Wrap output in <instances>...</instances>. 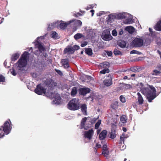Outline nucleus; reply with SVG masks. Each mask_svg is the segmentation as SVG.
I'll use <instances>...</instances> for the list:
<instances>
[{
    "label": "nucleus",
    "instance_id": "f257e3e1",
    "mask_svg": "<svg viewBox=\"0 0 161 161\" xmlns=\"http://www.w3.org/2000/svg\"><path fill=\"white\" fill-rule=\"evenodd\" d=\"M140 87L141 92L146 96L149 102H152L153 100L156 97V90L153 85H147V87H143L144 84L142 82L139 83Z\"/></svg>",
    "mask_w": 161,
    "mask_h": 161
},
{
    "label": "nucleus",
    "instance_id": "f03ea898",
    "mask_svg": "<svg viewBox=\"0 0 161 161\" xmlns=\"http://www.w3.org/2000/svg\"><path fill=\"white\" fill-rule=\"evenodd\" d=\"M29 57V53L27 52H25L22 55L21 57L18 62L17 69L22 70L27 64V60Z\"/></svg>",
    "mask_w": 161,
    "mask_h": 161
},
{
    "label": "nucleus",
    "instance_id": "7ed1b4c3",
    "mask_svg": "<svg viewBox=\"0 0 161 161\" xmlns=\"http://www.w3.org/2000/svg\"><path fill=\"white\" fill-rule=\"evenodd\" d=\"M44 38V36L39 37L35 42V48H38V51L37 50H36L37 52H36L35 54L37 56L40 55V53H42L45 50V48L39 42L40 40L43 39Z\"/></svg>",
    "mask_w": 161,
    "mask_h": 161
},
{
    "label": "nucleus",
    "instance_id": "20e7f679",
    "mask_svg": "<svg viewBox=\"0 0 161 161\" xmlns=\"http://www.w3.org/2000/svg\"><path fill=\"white\" fill-rule=\"evenodd\" d=\"M79 99L77 98H74L69 103L68 108L70 110H76L79 108Z\"/></svg>",
    "mask_w": 161,
    "mask_h": 161
},
{
    "label": "nucleus",
    "instance_id": "39448f33",
    "mask_svg": "<svg viewBox=\"0 0 161 161\" xmlns=\"http://www.w3.org/2000/svg\"><path fill=\"white\" fill-rule=\"evenodd\" d=\"M143 43L144 40L141 37H139L135 38L130 44L133 47H140L143 45Z\"/></svg>",
    "mask_w": 161,
    "mask_h": 161
},
{
    "label": "nucleus",
    "instance_id": "423d86ee",
    "mask_svg": "<svg viewBox=\"0 0 161 161\" xmlns=\"http://www.w3.org/2000/svg\"><path fill=\"white\" fill-rule=\"evenodd\" d=\"M11 123L10 120H8L5 122L4 123L3 126H2L0 128V131H3L5 134L6 135L8 134L10 132L12 129V126L10 124Z\"/></svg>",
    "mask_w": 161,
    "mask_h": 161
},
{
    "label": "nucleus",
    "instance_id": "0eeeda50",
    "mask_svg": "<svg viewBox=\"0 0 161 161\" xmlns=\"http://www.w3.org/2000/svg\"><path fill=\"white\" fill-rule=\"evenodd\" d=\"M49 97L52 98H54V100L52 102V104H53L58 105L60 102L61 98L59 94L55 93H51L49 95Z\"/></svg>",
    "mask_w": 161,
    "mask_h": 161
},
{
    "label": "nucleus",
    "instance_id": "6e6552de",
    "mask_svg": "<svg viewBox=\"0 0 161 161\" xmlns=\"http://www.w3.org/2000/svg\"><path fill=\"white\" fill-rule=\"evenodd\" d=\"M70 21H72L70 25H73L72 26L73 32L76 31L82 25V23L79 20L72 19Z\"/></svg>",
    "mask_w": 161,
    "mask_h": 161
},
{
    "label": "nucleus",
    "instance_id": "1a4fd4ad",
    "mask_svg": "<svg viewBox=\"0 0 161 161\" xmlns=\"http://www.w3.org/2000/svg\"><path fill=\"white\" fill-rule=\"evenodd\" d=\"M101 37L103 40L105 41L110 40L112 38V37L110 33V31L108 30H105L103 31Z\"/></svg>",
    "mask_w": 161,
    "mask_h": 161
},
{
    "label": "nucleus",
    "instance_id": "9d476101",
    "mask_svg": "<svg viewBox=\"0 0 161 161\" xmlns=\"http://www.w3.org/2000/svg\"><path fill=\"white\" fill-rule=\"evenodd\" d=\"M121 14H112L108 15L107 18V21L108 23L112 22L115 19H120Z\"/></svg>",
    "mask_w": 161,
    "mask_h": 161
},
{
    "label": "nucleus",
    "instance_id": "9b49d317",
    "mask_svg": "<svg viewBox=\"0 0 161 161\" xmlns=\"http://www.w3.org/2000/svg\"><path fill=\"white\" fill-rule=\"evenodd\" d=\"M35 92L38 95H42L45 94L46 90L41 85H39L37 86L35 90Z\"/></svg>",
    "mask_w": 161,
    "mask_h": 161
},
{
    "label": "nucleus",
    "instance_id": "f8f14e48",
    "mask_svg": "<svg viewBox=\"0 0 161 161\" xmlns=\"http://www.w3.org/2000/svg\"><path fill=\"white\" fill-rule=\"evenodd\" d=\"M104 85L107 86H110L112 84V76L109 74L103 82Z\"/></svg>",
    "mask_w": 161,
    "mask_h": 161
},
{
    "label": "nucleus",
    "instance_id": "ddd939ff",
    "mask_svg": "<svg viewBox=\"0 0 161 161\" xmlns=\"http://www.w3.org/2000/svg\"><path fill=\"white\" fill-rule=\"evenodd\" d=\"M94 134V131L93 130L91 129L84 132V136L85 138H87L89 140L91 139Z\"/></svg>",
    "mask_w": 161,
    "mask_h": 161
},
{
    "label": "nucleus",
    "instance_id": "4468645a",
    "mask_svg": "<svg viewBox=\"0 0 161 161\" xmlns=\"http://www.w3.org/2000/svg\"><path fill=\"white\" fill-rule=\"evenodd\" d=\"M87 118L85 117L83 118L81 121V128H84L85 130H87L90 127V124L85 125L86 122V121Z\"/></svg>",
    "mask_w": 161,
    "mask_h": 161
},
{
    "label": "nucleus",
    "instance_id": "2eb2a0df",
    "mask_svg": "<svg viewBox=\"0 0 161 161\" xmlns=\"http://www.w3.org/2000/svg\"><path fill=\"white\" fill-rule=\"evenodd\" d=\"M61 21V23H59V27L61 29H64L67 26L70 25L71 24V22H72V21H69L67 22Z\"/></svg>",
    "mask_w": 161,
    "mask_h": 161
},
{
    "label": "nucleus",
    "instance_id": "dca6fc26",
    "mask_svg": "<svg viewBox=\"0 0 161 161\" xmlns=\"http://www.w3.org/2000/svg\"><path fill=\"white\" fill-rule=\"evenodd\" d=\"M90 91V89L86 87L81 88L79 90L80 93L81 95H83L89 92Z\"/></svg>",
    "mask_w": 161,
    "mask_h": 161
},
{
    "label": "nucleus",
    "instance_id": "f3484780",
    "mask_svg": "<svg viewBox=\"0 0 161 161\" xmlns=\"http://www.w3.org/2000/svg\"><path fill=\"white\" fill-rule=\"evenodd\" d=\"M116 128V125H112V132L110 133V138L113 139H114L116 136V134H115V131L114 130V129Z\"/></svg>",
    "mask_w": 161,
    "mask_h": 161
},
{
    "label": "nucleus",
    "instance_id": "a211bd4d",
    "mask_svg": "<svg viewBox=\"0 0 161 161\" xmlns=\"http://www.w3.org/2000/svg\"><path fill=\"white\" fill-rule=\"evenodd\" d=\"M125 31H127L130 34L134 33L135 31L134 27L131 26H126L125 27Z\"/></svg>",
    "mask_w": 161,
    "mask_h": 161
},
{
    "label": "nucleus",
    "instance_id": "6ab92c4d",
    "mask_svg": "<svg viewBox=\"0 0 161 161\" xmlns=\"http://www.w3.org/2000/svg\"><path fill=\"white\" fill-rule=\"evenodd\" d=\"M59 21L53 23L49 25L48 28L50 29H52L55 28H58L59 27Z\"/></svg>",
    "mask_w": 161,
    "mask_h": 161
},
{
    "label": "nucleus",
    "instance_id": "aec40b11",
    "mask_svg": "<svg viewBox=\"0 0 161 161\" xmlns=\"http://www.w3.org/2000/svg\"><path fill=\"white\" fill-rule=\"evenodd\" d=\"M99 66L102 69H108L109 66V64L108 62H105L100 64Z\"/></svg>",
    "mask_w": 161,
    "mask_h": 161
},
{
    "label": "nucleus",
    "instance_id": "412c9836",
    "mask_svg": "<svg viewBox=\"0 0 161 161\" xmlns=\"http://www.w3.org/2000/svg\"><path fill=\"white\" fill-rule=\"evenodd\" d=\"M156 31H161V19L158 21L154 27Z\"/></svg>",
    "mask_w": 161,
    "mask_h": 161
},
{
    "label": "nucleus",
    "instance_id": "4be33fe9",
    "mask_svg": "<svg viewBox=\"0 0 161 161\" xmlns=\"http://www.w3.org/2000/svg\"><path fill=\"white\" fill-rule=\"evenodd\" d=\"M137 95L138 96L137 99L138 103L139 105H141L144 103V99L139 92L137 93Z\"/></svg>",
    "mask_w": 161,
    "mask_h": 161
},
{
    "label": "nucleus",
    "instance_id": "5701e85b",
    "mask_svg": "<svg viewBox=\"0 0 161 161\" xmlns=\"http://www.w3.org/2000/svg\"><path fill=\"white\" fill-rule=\"evenodd\" d=\"M121 84L123 90H127L132 88V86L130 84H125V83L121 82Z\"/></svg>",
    "mask_w": 161,
    "mask_h": 161
},
{
    "label": "nucleus",
    "instance_id": "b1692460",
    "mask_svg": "<svg viewBox=\"0 0 161 161\" xmlns=\"http://www.w3.org/2000/svg\"><path fill=\"white\" fill-rule=\"evenodd\" d=\"M107 131L106 130H103L99 134V138L101 140L104 139L106 136Z\"/></svg>",
    "mask_w": 161,
    "mask_h": 161
},
{
    "label": "nucleus",
    "instance_id": "393cba45",
    "mask_svg": "<svg viewBox=\"0 0 161 161\" xmlns=\"http://www.w3.org/2000/svg\"><path fill=\"white\" fill-rule=\"evenodd\" d=\"M61 63L62 65L65 68H68L69 67V64L68 60L66 59H63L61 60Z\"/></svg>",
    "mask_w": 161,
    "mask_h": 161
},
{
    "label": "nucleus",
    "instance_id": "a878e982",
    "mask_svg": "<svg viewBox=\"0 0 161 161\" xmlns=\"http://www.w3.org/2000/svg\"><path fill=\"white\" fill-rule=\"evenodd\" d=\"M122 22L124 24H130L132 23H133V21L131 18H128L127 16V18H125V20H123L122 21Z\"/></svg>",
    "mask_w": 161,
    "mask_h": 161
},
{
    "label": "nucleus",
    "instance_id": "bb28decb",
    "mask_svg": "<svg viewBox=\"0 0 161 161\" xmlns=\"http://www.w3.org/2000/svg\"><path fill=\"white\" fill-rule=\"evenodd\" d=\"M141 69L140 67L139 66H133L130 67V70L134 72H139Z\"/></svg>",
    "mask_w": 161,
    "mask_h": 161
},
{
    "label": "nucleus",
    "instance_id": "cd10ccee",
    "mask_svg": "<svg viewBox=\"0 0 161 161\" xmlns=\"http://www.w3.org/2000/svg\"><path fill=\"white\" fill-rule=\"evenodd\" d=\"M81 110L83 114L85 115H87L86 109L87 107L86 106L85 104H82L81 105Z\"/></svg>",
    "mask_w": 161,
    "mask_h": 161
},
{
    "label": "nucleus",
    "instance_id": "c85d7f7f",
    "mask_svg": "<svg viewBox=\"0 0 161 161\" xmlns=\"http://www.w3.org/2000/svg\"><path fill=\"white\" fill-rule=\"evenodd\" d=\"M74 52L73 48L71 47L66 48L64 50V52L65 53H72Z\"/></svg>",
    "mask_w": 161,
    "mask_h": 161
},
{
    "label": "nucleus",
    "instance_id": "c756f323",
    "mask_svg": "<svg viewBox=\"0 0 161 161\" xmlns=\"http://www.w3.org/2000/svg\"><path fill=\"white\" fill-rule=\"evenodd\" d=\"M51 36L54 39H57L59 38L58 34L54 31H52L51 32Z\"/></svg>",
    "mask_w": 161,
    "mask_h": 161
},
{
    "label": "nucleus",
    "instance_id": "7c9ffc66",
    "mask_svg": "<svg viewBox=\"0 0 161 161\" xmlns=\"http://www.w3.org/2000/svg\"><path fill=\"white\" fill-rule=\"evenodd\" d=\"M19 54L18 53L14 54L12 56L11 60L12 61H14L17 60L19 57Z\"/></svg>",
    "mask_w": 161,
    "mask_h": 161
},
{
    "label": "nucleus",
    "instance_id": "2f4dec72",
    "mask_svg": "<svg viewBox=\"0 0 161 161\" xmlns=\"http://www.w3.org/2000/svg\"><path fill=\"white\" fill-rule=\"evenodd\" d=\"M82 37H84V36L81 34L79 33L76 34L74 36V38L76 40L80 39Z\"/></svg>",
    "mask_w": 161,
    "mask_h": 161
},
{
    "label": "nucleus",
    "instance_id": "473e14b6",
    "mask_svg": "<svg viewBox=\"0 0 161 161\" xmlns=\"http://www.w3.org/2000/svg\"><path fill=\"white\" fill-rule=\"evenodd\" d=\"M77 92V89L76 87H73L72 90L71 94L72 96H74Z\"/></svg>",
    "mask_w": 161,
    "mask_h": 161
},
{
    "label": "nucleus",
    "instance_id": "72a5a7b5",
    "mask_svg": "<svg viewBox=\"0 0 161 161\" xmlns=\"http://www.w3.org/2000/svg\"><path fill=\"white\" fill-rule=\"evenodd\" d=\"M127 122V117L125 115H123L121 116V122L125 123Z\"/></svg>",
    "mask_w": 161,
    "mask_h": 161
},
{
    "label": "nucleus",
    "instance_id": "f704fd0d",
    "mask_svg": "<svg viewBox=\"0 0 161 161\" xmlns=\"http://www.w3.org/2000/svg\"><path fill=\"white\" fill-rule=\"evenodd\" d=\"M109 152L108 150L103 151L102 152V154L106 158H108V157Z\"/></svg>",
    "mask_w": 161,
    "mask_h": 161
},
{
    "label": "nucleus",
    "instance_id": "c9c22d12",
    "mask_svg": "<svg viewBox=\"0 0 161 161\" xmlns=\"http://www.w3.org/2000/svg\"><path fill=\"white\" fill-rule=\"evenodd\" d=\"M118 102L115 101L111 105V107L113 109H115L117 108Z\"/></svg>",
    "mask_w": 161,
    "mask_h": 161
},
{
    "label": "nucleus",
    "instance_id": "e433bc0d",
    "mask_svg": "<svg viewBox=\"0 0 161 161\" xmlns=\"http://www.w3.org/2000/svg\"><path fill=\"white\" fill-rule=\"evenodd\" d=\"M86 53L89 55H91L92 54V50L90 48H88L86 50Z\"/></svg>",
    "mask_w": 161,
    "mask_h": 161
},
{
    "label": "nucleus",
    "instance_id": "4c0bfd02",
    "mask_svg": "<svg viewBox=\"0 0 161 161\" xmlns=\"http://www.w3.org/2000/svg\"><path fill=\"white\" fill-rule=\"evenodd\" d=\"M127 15H129L127 13L123 12L121 13V19H125L127 18Z\"/></svg>",
    "mask_w": 161,
    "mask_h": 161
},
{
    "label": "nucleus",
    "instance_id": "58836bf2",
    "mask_svg": "<svg viewBox=\"0 0 161 161\" xmlns=\"http://www.w3.org/2000/svg\"><path fill=\"white\" fill-rule=\"evenodd\" d=\"M102 143L103 146V151H104L106 150H108V148L107 147V145L106 143H102V142H101Z\"/></svg>",
    "mask_w": 161,
    "mask_h": 161
},
{
    "label": "nucleus",
    "instance_id": "ea45409f",
    "mask_svg": "<svg viewBox=\"0 0 161 161\" xmlns=\"http://www.w3.org/2000/svg\"><path fill=\"white\" fill-rule=\"evenodd\" d=\"M101 123V120H98L95 125V128L96 129H98Z\"/></svg>",
    "mask_w": 161,
    "mask_h": 161
},
{
    "label": "nucleus",
    "instance_id": "a19ab883",
    "mask_svg": "<svg viewBox=\"0 0 161 161\" xmlns=\"http://www.w3.org/2000/svg\"><path fill=\"white\" fill-rule=\"evenodd\" d=\"M101 147V145L100 144H99V143H97L96 144V146H95V147L94 149V151L96 153L97 152V149L98 148H100Z\"/></svg>",
    "mask_w": 161,
    "mask_h": 161
},
{
    "label": "nucleus",
    "instance_id": "79ce46f5",
    "mask_svg": "<svg viewBox=\"0 0 161 161\" xmlns=\"http://www.w3.org/2000/svg\"><path fill=\"white\" fill-rule=\"evenodd\" d=\"M109 71L108 69H104L100 71V73L104 74L106 73H108Z\"/></svg>",
    "mask_w": 161,
    "mask_h": 161
},
{
    "label": "nucleus",
    "instance_id": "37998d69",
    "mask_svg": "<svg viewBox=\"0 0 161 161\" xmlns=\"http://www.w3.org/2000/svg\"><path fill=\"white\" fill-rule=\"evenodd\" d=\"M130 54H134L136 53L138 55H140L141 54V52H139V51H137L136 50H133L130 51Z\"/></svg>",
    "mask_w": 161,
    "mask_h": 161
},
{
    "label": "nucleus",
    "instance_id": "c03bdc74",
    "mask_svg": "<svg viewBox=\"0 0 161 161\" xmlns=\"http://www.w3.org/2000/svg\"><path fill=\"white\" fill-rule=\"evenodd\" d=\"M145 43H146L147 45H149L151 43V39L147 37L146 38V39H145Z\"/></svg>",
    "mask_w": 161,
    "mask_h": 161
},
{
    "label": "nucleus",
    "instance_id": "a18cd8bd",
    "mask_svg": "<svg viewBox=\"0 0 161 161\" xmlns=\"http://www.w3.org/2000/svg\"><path fill=\"white\" fill-rule=\"evenodd\" d=\"M5 80V78L4 76L0 74V82H4Z\"/></svg>",
    "mask_w": 161,
    "mask_h": 161
},
{
    "label": "nucleus",
    "instance_id": "49530a36",
    "mask_svg": "<svg viewBox=\"0 0 161 161\" xmlns=\"http://www.w3.org/2000/svg\"><path fill=\"white\" fill-rule=\"evenodd\" d=\"M153 75H157L158 74H160V72L157 69L154 70L153 71Z\"/></svg>",
    "mask_w": 161,
    "mask_h": 161
},
{
    "label": "nucleus",
    "instance_id": "de8ad7c7",
    "mask_svg": "<svg viewBox=\"0 0 161 161\" xmlns=\"http://www.w3.org/2000/svg\"><path fill=\"white\" fill-rule=\"evenodd\" d=\"M112 35L114 36H116L117 35V32L115 30H114L112 31Z\"/></svg>",
    "mask_w": 161,
    "mask_h": 161
},
{
    "label": "nucleus",
    "instance_id": "09e8293b",
    "mask_svg": "<svg viewBox=\"0 0 161 161\" xmlns=\"http://www.w3.org/2000/svg\"><path fill=\"white\" fill-rule=\"evenodd\" d=\"M114 53L115 55L119 54L120 53V51L117 49H114Z\"/></svg>",
    "mask_w": 161,
    "mask_h": 161
},
{
    "label": "nucleus",
    "instance_id": "8fccbe9b",
    "mask_svg": "<svg viewBox=\"0 0 161 161\" xmlns=\"http://www.w3.org/2000/svg\"><path fill=\"white\" fill-rule=\"evenodd\" d=\"M11 73L13 75L15 76V75H16L17 73H16V71L14 69H11Z\"/></svg>",
    "mask_w": 161,
    "mask_h": 161
},
{
    "label": "nucleus",
    "instance_id": "3c124183",
    "mask_svg": "<svg viewBox=\"0 0 161 161\" xmlns=\"http://www.w3.org/2000/svg\"><path fill=\"white\" fill-rule=\"evenodd\" d=\"M126 46V43L124 41H121V48H124Z\"/></svg>",
    "mask_w": 161,
    "mask_h": 161
},
{
    "label": "nucleus",
    "instance_id": "603ef678",
    "mask_svg": "<svg viewBox=\"0 0 161 161\" xmlns=\"http://www.w3.org/2000/svg\"><path fill=\"white\" fill-rule=\"evenodd\" d=\"M96 4H95L94 5L93 4L92 5H89L87 8L86 9H89L90 8H93V7L94 6V5H95Z\"/></svg>",
    "mask_w": 161,
    "mask_h": 161
},
{
    "label": "nucleus",
    "instance_id": "864d4df0",
    "mask_svg": "<svg viewBox=\"0 0 161 161\" xmlns=\"http://www.w3.org/2000/svg\"><path fill=\"white\" fill-rule=\"evenodd\" d=\"M127 135H125V133H123L122 135L121 136V140H122V138H127Z\"/></svg>",
    "mask_w": 161,
    "mask_h": 161
},
{
    "label": "nucleus",
    "instance_id": "5fc2aeb1",
    "mask_svg": "<svg viewBox=\"0 0 161 161\" xmlns=\"http://www.w3.org/2000/svg\"><path fill=\"white\" fill-rule=\"evenodd\" d=\"M55 70L56 72L60 75H63V73L60 70L57 69H55Z\"/></svg>",
    "mask_w": 161,
    "mask_h": 161
},
{
    "label": "nucleus",
    "instance_id": "6e6d98bb",
    "mask_svg": "<svg viewBox=\"0 0 161 161\" xmlns=\"http://www.w3.org/2000/svg\"><path fill=\"white\" fill-rule=\"evenodd\" d=\"M73 47V48L74 51L75 50H78L79 48V47L77 45H75Z\"/></svg>",
    "mask_w": 161,
    "mask_h": 161
},
{
    "label": "nucleus",
    "instance_id": "4d7b16f0",
    "mask_svg": "<svg viewBox=\"0 0 161 161\" xmlns=\"http://www.w3.org/2000/svg\"><path fill=\"white\" fill-rule=\"evenodd\" d=\"M87 44V42H84L82 43L81 44V46L82 47H84Z\"/></svg>",
    "mask_w": 161,
    "mask_h": 161
},
{
    "label": "nucleus",
    "instance_id": "13d9d810",
    "mask_svg": "<svg viewBox=\"0 0 161 161\" xmlns=\"http://www.w3.org/2000/svg\"><path fill=\"white\" fill-rule=\"evenodd\" d=\"M125 99L124 97L122 95H121V102L122 103H125Z\"/></svg>",
    "mask_w": 161,
    "mask_h": 161
},
{
    "label": "nucleus",
    "instance_id": "bf43d9fd",
    "mask_svg": "<svg viewBox=\"0 0 161 161\" xmlns=\"http://www.w3.org/2000/svg\"><path fill=\"white\" fill-rule=\"evenodd\" d=\"M107 53L109 56H111L112 55V52L111 51H108L107 52Z\"/></svg>",
    "mask_w": 161,
    "mask_h": 161
},
{
    "label": "nucleus",
    "instance_id": "052dcab7",
    "mask_svg": "<svg viewBox=\"0 0 161 161\" xmlns=\"http://www.w3.org/2000/svg\"><path fill=\"white\" fill-rule=\"evenodd\" d=\"M123 80H126V79H127V80H130L131 78H128V77L127 76H125L123 78Z\"/></svg>",
    "mask_w": 161,
    "mask_h": 161
},
{
    "label": "nucleus",
    "instance_id": "680f3d73",
    "mask_svg": "<svg viewBox=\"0 0 161 161\" xmlns=\"http://www.w3.org/2000/svg\"><path fill=\"white\" fill-rule=\"evenodd\" d=\"M32 75L33 77L36 78L37 77V75L36 73H34L32 74Z\"/></svg>",
    "mask_w": 161,
    "mask_h": 161
},
{
    "label": "nucleus",
    "instance_id": "e2e57ef3",
    "mask_svg": "<svg viewBox=\"0 0 161 161\" xmlns=\"http://www.w3.org/2000/svg\"><path fill=\"white\" fill-rule=\"evenodd\" d=\"M104 12H100L99 13H97V16H101V15H102L103 14V13H104Z\"/></svg>",
    "mask_w": 161,
    "mask_h": 161
},
{
    "label": "nucleus",
    "instance_id": "0e129e2a",
    "mask_svg": "<svg viewBox=\"0 0 161 161\" xmlns=\"http://www.w3.org/2000/svg\"><path fill=\"white\" fill-rule=\"evenodd\" d=\"M4 136V133L3 132L0 133V138H2Z\"/></svg>",
    "mask_w": 161,
    "mask_h": 161
},
{
    "label": "nucleus",
    "instance_id": "69168bd1",
    "mask_svg": "<svg viewBox=\"0 0 161 161\" xmlns=\"http://www.w3.org/2000/svg\"><path fill=\"white\" fill-rule=\"evenodd\" d=\"M157 53H158V54L159 55V56H160V58L161 59V52H160V50H158L157 51Z\"/></svg>",
    "mask_w": 161,
    "mask_h": 161
},
{
    "label": "nucleus",
    "instance_id": "338daca9",
    "mask_svg": "<svg viewBox=\"0 0 161 161\" xmlns=\"http://www.w3.org/2000/svg\"><path fill=\"white\" fill-rule=\"evenodd\" d=\"M122 130L124 131H125V132L126 131H127V129L125 127H122Z\"/></svg>",
    "mask_w": 161,
    "mask_h": 161
},
{
    "label": "nucleus",
    "instance_id": "774afa93",
    "mask_svg": "<svg viewBox=\"0 0 161 161\" xmlns=\"http://www.w3.org/2000/svg\"><path fill=\"white\" fill-rule=\"evenodd\" d=\"M3 64H4V66H5V67L6 68L7 67V66H6V65H7V61L6 60H5L4 62V63H3Z\"/></svg>",
    "mask_w": 161,
    "mask_h": 161
}]
</instances>
